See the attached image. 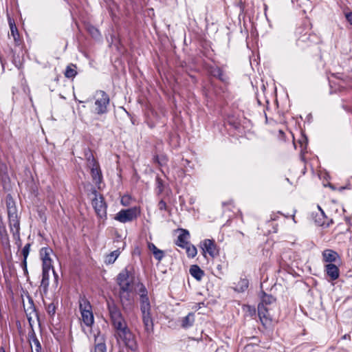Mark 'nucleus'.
<instances>
[{
  "label": "nucleus",
  "instance_id": "obj_22",
  "mask_svg": "<svg viewBox=\"0 0 352 352\" xmlns=\"http://www.w3.org/2000/svg\"><path fill=\"white\" fill-rule=\"evenodd\" d=\"M140 307L141 312L151 311V306L148 296L140 297Z\"/></svg>",
  "mask_w": 352,
  "mask_h": 352
},
{
  "label": "nucleus",
  "instance_id": "obj_44",
  "mask_svg": "<svg viewBox=\"0 0 352 352\" xmlns=\"http://www.w3.org/2000/svg\"><path fill=\"white\" fill-rule=\"evenodd\" d=\"M53 274H54V284L56 285V286L58 285V274L54 271V270H53Z\"/></svg>",
  "mask_w": 352,
  "mask_h": 352
},
{
  "label": "nucleus",
  "instance_id": "obj_37",
  "mask_svg": "<svg viewBox=\"0 0 352 352\" xmlns=\"http://www.w3.org/2000/svg\"><path fill=\"white\" fill-rule=\"evenodd\" d=\"M30 246H31L30 243H27L23 247V248L22 250V254H23V259L27 260V258L28 257V255H29V253H30Z\"/></svg>",
  "mask_w": 352,
  "mask_h": 352
},
{
  "label": "nucleus",
  "instance_id": "obj_40",
  "mask_svg": "<svg viewBox=\"0 0 352 352\" xmlns=\"http://www.w3.org/2000/svg\"><path fill=\"white\" fill-rule=\"evenodd\" d=\"M87 166L90 169H92L94 167H99L100 166H99L98 162L94 158V160H90L89 162H87Z\"/></svg>",
  "mask_w": 352,
  "mask_h": 352
},
{
  "label": "nucleus",
  "instance_id": "obj_6",
  "mask_svg": "<svg viewBox=\"0 0 352 352\" xmlns=\"http://www.w3.org/2000/svg\"><path fill=\"white\" fill-rule=\"evenodd\" d=\"M138 214L139 211L136 207L121 210L116 214L115 219L121 223H126L136 219Z\"/></svg>",
  "mask_w": 352,
  "mask_h": 352
},
{
  "label": "nucleus",
  "instance_id": "obj_25",
  "mask_svg": "<svg viewBox=\"0 0 352 352\" xmlns=\"http://www.w3.org/2000/svg\"><path fill=\"white\" fill-rule=\"evenodd\" d=\"M210 73L212 76L217 78L222 82H226L228 80V77L219 67H212L210 70Z\"/></svg>",
  "mask_w": 352,
  "mask_h": 352
},
{
  "label": "nucleus",
  "instance_id": "obj_33",
  "mask_svg": "<svg viewBox=\"0 0 352 352\" xmlns=\"http://www.w3.org/2000/svg\"><path fill=\"white\" fill-rule=\"evenodd\" d=\"M42 272H50V270H54L52 259H45L42 261Z\"/></svg>",
  "mask_w": 352,
  "mask_h": 352
},
{
  "label": "nucleus",
  "instance_id": "obj_38",
  "mask_svg": "<svg viewBox=\"0 0 352 352\" xmlns=\"http://www.w3.org/2000/svg\"><path fill=\"white\" fill-rule=\"evenodd\" d=\"M47 313L51 315L54 316L56 313V306L54 303H50L47 307Z\"/></svg>",
  "mask_w": 352,
  "mask_h": 352
},
{
  "label": "nucleus",
  "instance_id": "obj_16",
  "mask_svg": "<svg viewBox=\"0 0 352 352\" xmlns=\"http://www.w3.org/2000/svg\"><path fill=\"white\" fill-rule=\"evenodd\" d=\"M148 249L152 252L154 258L160 262L165 256L164 252L158 249L153 243H148Z\"/></svg>",
  "mask_w": 352,
  "mask_h": 352
},
{
  "label": "nucleus",
  "instance_id": "obj_11",
  "mask_svg": "<svg viewBox=\"0 0 352 352\" xmlns=\"http://www.w3.org/2000/svg\"><path fill=\"white\" fill-rule=\"evenodd\" d=\"M9 227L14 239L20 241V221L19 217L9 219Z\"/></svg>",
  "mask_w": 352,
  "mask_h": 352
},
{
  "label": "nucleus",
  "instance_id": "obj_2",
  "mask_svg": "<svg viewBox=\"0 0 352 352\" xmlns=\"http://www.w3.org/2000/svg\"><path fill=\"white\" fill-rule=\"evenodd\" d=\"M276 307V298L272 295L263 293L261 302L258 305V315L265 329H270L275 323L274 309Z\"/></svg>",
  "mask_w": 352,
  "mask_h": 352
},
{
  "label": "nucleus",
  "instance_id": "obj_20",
  "mask_svg": "<svg viewBox=\"0 0 352 352\" xmlns=\"http://www.w3.org/2000/svg\"><path fill=\"white\" fill-rule=\"evenodd\" d=\"M195 320V314L190 312L182 319L181 326L184 329H188L193 325Z\"/></svg>",
  "mask_w": 352,
  "mask_h": 352
},
{
  "label": "nucleus",
  "instance_id": "obj_29",
  "mask_svg": "<svg viewBox=\"0 0 352 352\" xmlns=\"http://www.w3.org/2000/svg\"><path fill=\"white\" fill-rule=\"evenodd\" d=\"M53 253V250L48 247L42 248L40 250V257L42 261L45 259H52L50 256Z\"/></svg>",
  "mask_w": 352,
  "mask_h": 352
},
{
  "label": "nucleus",
  "instance_id": "obj_8",
  "mask_svg": "<svg viewBox=\"0 0 352 352\" xmlns=\"http://www.w3.org/2000/svg\"><path fill=\"white\" fill-rule=\"evenodd\" d=\"M94 347L91 349L90 352H107L106 339L104 334L100 331L94 333Z\"/></svg>",
  "mask_w": 352,
  "mask_h": 352
},
{
  "label": "nucleus",
  "instance_id": "obj_36",
  "mask_svg": "<svg viewBox=\"0 0 352 352\" xmlns=\"http://www.w3.org/2000/svg\"><path fill=\"white\" fill-rule=\"evenodd\" d=\"M156 185H157V194H161L164 190V182L159 177H156Z\"/></svg>",
  "mask_w": 352,
  "mask_h": 352
},
{
  "label": "nucleus",
  "instance_id": "obj_5",
  "mask_svg": "<svg viewBox=\"0 0 352 352\" xmlns=\"http://www.w3.org/2000/svg\"><path fill=\"white\" fill-rule=\"evenodd\" d=\"M119 298L123 310L125 312L131 311L133 308V298L131 296V288L119 291Z\"/></svg>",
  "mask_w": 352,
  "mask_h": 352
},
{
  "label": "nucleus",
  "instance_id": "obj_48",
  "mask_svg": "<svg viewBox=\"0 0 352 352\" xmlns=\"http://www.w3.org/2000/svg\"><path fill=\"white\" fill-rule=\"evenodd\" d=\"M0 352H6L3 347H0Z\"/></svg>",
  "mask_w": 352,
  "mask_h": 352
},
{
  "label": "nucleus",
  "instance_id": "obj_14",
  "mask_svg": "<svg viewBox=\"0 0 352 352\" xmlns=\"http://www.w3.org/2000/svg\"><path fill=\"white\" fill-rule=\"evenodd\" d=\"M141 313L145 330L147 333H151L153 329V322L151 311H146Z\"/></svg>",
  "mask_w": 352,
  "mask_h": 352
},
{
  "label": "nucleus",
  "instance_id": "obj_9",
  "mask_svg": "<svg viewBox=\"0 0 352 352\" xmlns=\"http://www.w3.org/2000/svg\"><path fill=\"white\" fill-rule=\"evenodd\" d=\"M130 272L125 268L122 270L117 276L116 281L120 287V289L124 290L131 287L132 281L129 280Z\"/></svg>",
  "mask_w": 352,
  "mask_h": 352
},
{
  "label": "nucleus",
  "instance_id": "obj_28",
  "mask_svg": "<svg viewBox=\"0 0 352 352\" xmlns=\"http://www.w3.org/2000/svg\"><path fill=\"white\" fill-rule=\"evenodd\" d=\"M76 68V67L74 64H70V65H67L65 69V77L68 78H74L77 74Z\"/></svg>",
  "mask_w": 352,
  "mask_h": 352
},
{
  "label": "nucleus",
  "instance_id": "obj_50",
  "mask_svg": "<svg viewBox=\"0 0 352 352\" xmlns=\"http://www.w3.org/2000/svg\"><path fill=\"white\" fill-rule=\"evenodd\" d=\"M292 219H293V220L295 221L294 214H293V215H292Z\"/></svg>",
  "mask_w": 352,
  "mask_h": 352
},
{
  "label": "nucleus",
  "instance_id": "obj_23",
  "mask_svg": "<svg viewBox=\"0 0 352 352\" xmlns=\"http://www.w3.org/2000/svg\"><path fill=\"white\" fill-rule=\"evenodd\" d=\"M29 341L32 344L33 343L35 346V349L36 352H41V345L36 338V333L34 329L32 328V330L28 333Z\"/></svg>",
  "mask_w": 352,
  "mask_h": 352
},
{
  "label": "nucleus",
  "instance_id": "obj_35",
  "mask_svg": "<svg viewBox=\"0 0 352 352\" xmlns=\"http://www.w3.org/2000/svg\"><path fill=\"white\" fill-rule=\"evenodd\" d=\"M88 32L91 35V36L96 39L100 37V33L99 30L94 26H89L88 28Z\"/></svg>",
  "mask_w": 352,
  "mask_h": 352
},
{
  "label": "nucleus",
  "instance_id": "obj_4",
  "mask_svg": "<svg viewBox=\"0 0 352 352\" xmlns=\"http://www.w3.org/2000/svg\"><path fill=\"white\" fill-rule=\"evenodd\" d=\"M98 98L95 101V113L98 115H102L107 113V107L109 104L110 99L108 94L102 90L96 92Z\"/></svg>",
  "mask_w": 352,
  "mask_h": 352
},
{
  "label": "nucleus",
  "instance_id": "obj_18",
  "mask_svg": "<svg viewBox=\"0 0 352 352\" xmlns=\"http://www.w3.org/2000/svg\"><path fill=\"white\" fill-rule=\"evenodd\" d=\"M189 273L198 281H200L205 274L204 271L197 265H191L189 269Z\"/></svg>",
  "mask_w": 352,
  "mask_h": 352
},
{
  "label": "nucleus",
  "instance_id": "obj_21",
  "mask_svg": "<svg viewBox=\"0 0 352 352\" xmlns=\"http://www.w3.org/2000/svg\"><path fill=\"white\" fill-rule=\"evenodd\" d=\"M50 283V272H42V279L40 287L43 289L44 294H47Z\"/></svg>",
  "mask_w": 352,
  "mask_h": 352
},
{
  "label": "nucleus",
  "instance_id": "obj_15",
  "mask_svg": "<svg viewBox=\"0 0 352 352\" xmlns=\"http://www.w3.org/2000/svg\"><path fill=\"white\" fill-rule=\"evenodd\" d=\"M8 23L10 28V33L14 38L15 45H20L21 44V40L20 38L19 33L14 20L9 17Z\"/></svg>",
  "mask_w": 352,
  "mask_h": 352
},
{
  "label": "nucleus",
  "instance_id": "obj_1",
  "mask_svg": "<svg viewBox=\"0 0 352 352\" xmlns=\"http://www.w3.org/2000/svg\"><path fill=\"white\" fill-rule=\"evenodd\" d=\"M107 309L112 325L116 329L118 340H121L128 347L133 349L135 346L134 336L129 329L121 311L113 300L107 301Z\"/></svg>",
  "mask_w": 352,
  "mask_h": 352
},
{
  "label": "nucleus",
  "instance_id": "obj_41",
  "mask_svg": "<svg viewBox=\"0 0 352 352\" xmlns=\"http://www.w3.org/2000/svg\"><path fill=\"white\" fill-rule=\"evenodd\" d=\"M21 267H22L23 270L24 275L25 276H28V267H27V260H25V259L23 260L22 263H21Z\"/></svg>",
  "mask_w": 352,
  "mask_h": 352
},
{
  "label": "nucleus",
  "instance_id": "obj_13",
  "mask_svg": "<svg viewBox=\"0 0 352 352\" xmlns=\"http://www.w3.org/2000/svg\"><path fill=\"white\" fill-rule=\"evenodd\" d=\"M319 41V38L316 34L305 33L302 35L298 40V44L300 45L302 43L307 45L312 43H317Z\"/></svg>",
  "mask_w": 352,
  "mask_h": 352
},
{
  "label": "nucleus",
  "instance_id": "obj_42",
  "mask_svg": "<svg viewBox=\"0 0 352 352\" xmlns=\"http://www.w3.org/2000/svg\"><path fill=\"white\" fill-rule=\"evenodd\" d=\"M85 157H86V160H87V163L88 162H89L90 160L94 159V157L93 154L91 153L90 151H87V152H85Z\"/></svg>",
  "mask_w": 352,
  "mask_h": 352
},
{
  "label": "nucleus",
  "instance_id": "obj_12",
  "mask_svg": "<svg viewBox=\"0 0 352 352\" xmlns=\"http://www.w3.org/2000/svg\"><path fill=\"white\" fill-rule=\"evenodd\" d=\"M190 237V233L187 230L181 229V232L177 236L175 244L183 248L190 243L188 239Z\"/></svg>",
  "mask_w": 352,
  "mask_h": 352
},
{
  "label": "nucleus",
  "instance_id": "obj_7",
  "mask_svg": "<svg viewBox=\"0 0 352 352\" xmlns=\"http://www.w3.org/2000/svg\"><path fill=\"white\" fill-rule=\"evenodd\" d=\"M95 197L92 200V206L97 215L103 218L107 215V205L102 196L98 197L96 190H94Z\"/></svg>",
  "mask_w": 352,
  "mask_h": 352
},
{
  "label": "nucleus",
  "instance_id": "obj_47",
  "mask_svg": "<svg viewBox=\"0 0 352 352\" xmlns=\"http://www.w3.org/2000/svg\"><path fill=\"white\" fill-rule=\"evenodd\" d=\"M318 208H319V209L320 210V212H321L320 215L322 217V218H324V212H323V210L320 207H318Z\"/></svg>",
  "mask_w": 352,
  "mask_h": 352
},
{
  "label": "nucleus",
  "instance_id": "obj_43",
  "mask_svg": "<svg viewBox=\"0 0 352 352\" xmlns=\"http://www.w3.org/2000/svg\"><path fill=\"white\" fill-rule=\"evenodd\" d=\"M345 18L346 21L352 25V12H349L345 14Z\"/></svg>",
  "mask_w": 352,
  "mask_h": 352
},
{
  "label": "nucleus",
  "instance_id": "obj_10",
  "mask_svg": "<svg viewBox=\"0 0 352 352\" xmlns=\"http://www.w3.org/2000/svg\"><path fill=\"white\" fill-rule=\"evenodd\" d=\"M201 248L204 252H207L212 258L219 254V250L213 239H205L201 243Z\"/></svg>",
  "mask_w": 352,
  "mask_h": 352
},
{
  "label": "nucleus",
  "instance_id": "obj_39",
  "mask_svg": "<svg viewBox=\"0 0 352 352\" xmlns=\"http://www.w3.org/2000/svg\"><path fill=\"white\" fill-rule=\"evenodd\" d=\"M157 207L160 210H168L166 203L163 199H161L159 201V203L157 204Z\"/></svg>",
  "mask_w": 352,
  "mask_h": 352
},
{
  "label": "nucleus",
  "instance_id": "obj_17",
  "mask_svg": "<svg viewBox=\"0 0 352 352\" xmlns=\"http://www.w3.org/2000/svg\"><path fill=\"white\" fill-rule=\"evenodd\" d=\"M326 272L332 280L338 279L340 275L338 267L332 263L326 265Z\"/></svg>",
  "mask_w": 352,
  "mask_h": 352
},
{
  "label": "nucleus",
  "instance_id": "obj_19",
  "mask_svg": "<svg viewBox=\"0 0 352 352\" xmlns=\"http://www.w3.org/2000/svg\"><path fill=\"white\" fill-rule=\"evenodd\" d=\"M122 250L120 248L116 249V250L111 252V253L107 254L104 257V263L106 265H111L115 263L116 259L118 258L120 254H121Z\"/></svg>",
  "mask_w": 352,
  "mask_h": 352
},
{
  "label": "nucleus",
  "instance_id": "obj_49",
  "mask_svg": "<svg viewBox=\"0 0 352 352\" xmlns=\"http://www.w3.org/2000/svg\"><path fill=\"white\" fill-rule=\"evenodd\" d=\"M121 201H122V205H124V206L126 205L125 203H124V197L122 199Z\"/></svg>",
  "mask_w": 352,
  "mask_h": 352
},
{
  "label": "nucleus",
  "instance_id": "obj_34",
  "mask_svg": "<svg viewBox=\"0 0 352 352\" xmlns=\"http://www.w3.org/2000/svg\"><path fill=\"white\" fill-rule=\"evenodd\" d=\"M227 122L236 129H238L240 126L239 121L234 116H228L227 118Z\"/></svg>",
  "mask_w": 352,
  "mask_h": 352
},
{
  "label": "nucleus",
  "instance_id": "obj_46",
  "mask_svg": "<svg viewBox=\"0 0 352 352\" xmlns=\"http://www.w3.org/2000/svg\"><path fill=\"white\" fill-rule=\"evenodd\" d=\"M316 222L318 226H323L324 224V221L322 220L320 218L319 219H316Z\"/></svg>",
  "mask_w": 352,
  "mask_h": 352
},
{
  "label": "nucleus",
  "instance_id": "obj_31",
  "mask_svg": "<svg viewBox=\"0 0 352 352\" xmlns=\"http://www.w3.org/2000/svg\"><path fill=\"white\" fill-rule=\"evenodd\" d=\"M136 293L140 297L148 295V290L142 283L138 282L136 284Z\"/></svg>",
  "mask_w": 352,
  "mask_h": 352
},
{
  "label": "nucleus",
  "instance_id": "obj_27",
  "mask_svg": "<svg viewBox=\"0 0 352 352\" xmlns=\"http://www.w3.org/2000/svg\"><path fill=\"white\" fill-rule=\"evenodd\" d=\"M7 208L8 219L18 217L16 207L15 206L13 201H8Z\"/></svg>",
  "mask_w": 352,
  "mask_h": 352
},
{
  "label": "nucleus",
  "instance_id": "obj_32",
  "mask_svg": "<svg viewBox=\"0 0 352 352\" xmlns=\"http://www.w3.org/2000/svg\"><path fill=\"white\" fill-rule=\"evenodd\" d=\"M184 248L186 249L187 256L189 258H194L197 254V248L194 245L189 243Z\"/></svg>",
  "mask_w": 352,
  "mask_h": 352
},
{
  "label": "nucleus",
  "instance_id": "obj_30",
  "mask_svg": "<svg viewBox=\"0 0 352 352\" xmlns=\"http://www.w3.org/2000/svg\"><path fill=\"white\" fill-rule=\"evenodd\" d=\"M249 282L246 278H241L236 285L235 290L239 292H243L248 287Z\"/></svg>",
  "mask_w": 352,
  "mask_h": 352
},
{
  "label": "nucleus",
  "instance_id": "obj_26",
  "mask_svg": "<svg viewBox=\"0 0 352 352\" xmlns=\"http://www.w3.org/2000/svg\"><path fill=\"white\" fill-rule=\"evenodd\" d=\"M91 170V175L94 182L96 184H100L102 179V173L99 167H94Z\"/></svg>",
  "mask_w": 352,
  "mask_h": 352
},
{
  "label": "nucleus",
  "instance_id": "obj_45",
  "mask_svg": "<svg viewBox=\"0 0 352 352\" xmlns=\"http://www.w3.org/2000/svg\"><path fill=\"white\" fill-rule=\"evenodd\" d=\"M153 160L155 162L157 163L159 165H162V162L160 160V157L158 155H155L153 157Z\"/></svg>",
  "mask_w": 352,
  "mask_h": 352
},
{
  "label": "nucleus",
  "instance_id": "obj_24",
  "mask_svg": "<svg viewBox=\"0 0 352 352\" xmlns=\"http://www.w3.org/2000/svg\"><path fill=\"white\" fill-rule=\"evenodd\" d=\"M323 259L325 262H333L336 260L338 256V254L336 252L332 250H325L322 252Z\"/></svg>",
  "mask_w": 352,
  "mask_h": 352
},
{
  "label": "nucleus",
  "instance_id": "obj_3",
  "mask_svg": "<svg viewBox=\"0 0 352 352\" xmlns=\"http://www.w3.org/2000/svg\"><path fill=\"white\" fill-rule=\"evenodd\" d=\"M79 308L83 323L87 327H91L94 322L92 307L87 299L80 298Z\"/></svg>",
  "mask_w": 352,
  "mask_h": 352
}]
</instances>
